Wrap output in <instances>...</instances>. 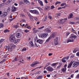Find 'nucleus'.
I'll return each instance as SVG.
<instances>
[{"mask_svg":"<svg viewBox=\"0 0 79 79\" xmlns=\"http://www.w3.org/2000/svg\"><path fill=\"white\" fill-rule=\"evenodd\" d=\"M71 30H72V31L73 32H74V33H75V34H76V32H74V31H75V30H74V29H73V28H72Z\"/></svg>","mask_w":79,"mask_h":79,"instance_id":"nucleus-37","label":"nucleus"},{"mask_svg":"<svg viewBox=\"0 0 79 79\" xmlns=\"http://www.w3.org/2000/svg\"><path fill=\"white\" fill-rule=\"evenodd\" d=\"M62 72H63V73H65L66 72V68H63L62 69Z\"/></svg>","mask_w":79,"mask_h":79,"instance_id":"nucleus-22","label":"nucleus"},{"mask_svg":"<svg viewBox=\"0 0 79 79\" xmlns=\"http://www.w3.org/2000/svg\"><path fill=\"white\" fill-rule=\"evenodd\" d=\"M77 51V48H76L75 49H74L73 51V53H76Z\"/></svg>","mask_w":79,"mask_h":79,"instance_id":"nucleus-33","label":"nucleus"},{"mask_svg":"<svg viewBox=\"0 0 79 79\" xmlns=\"http://www.w3.org/2000/svg\"><path fill=\"white\" fill-rule=\"evenodd\" d=\"M45 32H46L47 33H50L51 31L50 29L49 28H47L45 30Z\"/></svg>","mask_w":79,"mask_h":79,"instance_id":"nucleus-14","label":"nucleus"},{"mask_svg":"<svg viewBox=\"0 0 79 79\" xmlns=\"http://www.w3.org/2000/svg\"><path fill=\"white\" fill-rule=\"evenodd\" d=\"M39 3H40V4L41 5V6H43V3H42V1H40V2H39Z\"/></svg>","mask_w":79,"mask_h":79,"instance_id":"nucleus-38","label":"nucleus"},{"mask_svg":"<svg viewBox=\"0 0 79 79\" xmlns=\"http://www.w3.org/2000/svg\"><path fill=\"white\" fill-rule=\"evenodd\" d=\"M48 18H49L50 19H52V17L51 16H48Z\"/></svg>","mask_w":79,"mask_h":79,"instance_id":"nucleus-52","label":"nucleus"},{"mask_svg":"<svg viewBox=\"0 0 79 79\" xmlns=\"http://www.w3.org/2000/svg\"><path fill=\"white\" fill-rule=\"evenodd\" d=\"M23 2L27 4V5H29V4H30V3L27 1V0H23Z\"/></svg>","mask_w":79,"mask_h":79,"instance_id":"nucleus-19","label":"nucleus"},{"mask_svg":"<svg viewBox=\"0 0 79 79\" xmlns=\"http://www.w3.org/2000/svg\"><path fill=\"white\" fill-rule=\"evenodd\" d=\"M48 8H49V6L48 7V8H47V7H46L44 8V10L46 11V10H48Z\"/></svg>","mask_w":79,"mask_h":79,"instance_id":"nucleus-55","label":"nucleus"},{"mask_svg":"<svg viewBox=\"0 0 79 79\" xmlns=\"http://www.w3.org/2000/svg\"><path fill=\"white\" fill-rule=\"evenodd\" d=\"M4 40L3 39H2L1 40H0V43L2 44V43H3V42H4Z\"/></svg>","mask_w":79,"mask_h":79,"instance_id":"nucleus-32","label":"nucleus"},{"mask_svg":"<svg viewBox=\"0 0 79 79\" xmlns=\"http://www.w3.org/2000/svg\"><path fill=\"white\" fill-rule=\"evenodd\" d=\"M21 33H18L16 34V37H17V38H19L21 37Z\"/></svg>","mask_w":79,"mask_h":79,"instance_id":"nucleus-12","label":"nucleus"},{"mask_svg":"<svg viewBox=\"0 0 79 79\" xmlns=\"http://www.w3.org/2000/svg\"><path fill=\"white\" fill-rule=\"evenodd\" d=\"M7 12H4L3 13V14L2 15V16L1 17H2V18H4V17H6V16H7Z\"/></svg>","mask_w":79,"mask_h":79,"instance_id":"nucleus-10","label":"nucleus"},{"mask_svg":"<svg viewBox=\"0 0 79 79\" xmlns=\"http://www.w3.org/2000/svg\"><path fill=\"white\" fill-rule=\"evenodd\" d=\"M20 15L22 16V17H23V18H24L25 17V15H24L22 14H20Z\"/></svg>","mask_w":79,"mask_h":79,"instance_id":"nucleus-44","label":"nucleus"},{"mask_svg":"<svg viewBox=\"0 0 79 79\" xmlns=\"http://www.w3.org/2000/svg\"><path fill=\"white\" fill-rule=\"evenodd\" d=\"M19 41H20V40L19 39L15 40L14 42L15 44H16L17 42H19Z\"/></svg>","mask_w":79,"mask_h":79,"instance_id":"nucleus-20","label":"nucleus"},{"mask_svg":"<svg viewBox=\"0 0 79 79\" xmlns=\"http://www.w3.org/2000/svg\"><path fill=\"white\" fill-rule=\"evenodd\" d=\"M16 7L12 6L11 11L12 12H15L16 11Z\"/></svg>","mask_w":79,"mask_h":79,"instance_id":"nucleus-11","label":"nucleus"},{"mask_svg":"<svg viewBox=\"0 0 79 79\" xmlns=\"http://www.w3.org/2000/svg\"><path fill=\"white\" fill-rule=\"evenodd\" d=\"M50 64V63H48L46 65V66L47 67L48 66L49 64Z\"/></svg>","mask_w":79,"mask_h":79,"instance_id":"nucleus-58","label":"nucleus"},{"mask_svg":"<svg viewBox=\"0 0 79 79\" xmlns=\"http://www.w3.org/2000/svg\"><path fill=\"white\" fill-rule=\"evenodd\" d=\"M15 18H16V17H15L14 18H13V19H10V22H11V21H13V20H14V19H15Z\"/></svg>","mask_w":79,"mask_h":79,"instance_id":"nucleus-40","label":"nucleus"},{"mask_svg":"<svg viewBox=\"0 0 79 79\" xmlns=\"http://www.w3.org/2000/svg\"><path fill=\"white\" fill-rule=\"evenodd\" d=\"M74 20H79V17H75L74 18Z\"/></svg>","mask_w":79,"mask_h":79,"instance_id":"nucleus-35","label":"nucleus"},{"mask_svg":"<svg viewBox=\"0 0 79 79\" xmlns=\"http://www.w3.org/2000/svg\"><path fill=\"white\" fill-rule=\"evenodd\" d=\"M69 34H70V32H67L66 34V35L67 36H68V35H69Z\"/></svg>","mask_w":79,"mask_h":79,"instance_id":"nucleus-49","label":"nucleus"},{"mask_svg":"<svg viewBox=\"0 0 79 79\" xmlns=\"http://www.w3.org/2000/svg\"><path fill=\"white\" fill-rule=\"evenodd\" d=\"M55 8V7H54V6H51V8L52 9H53V8Z\"/></svg>","mask_w":79,"mask_h":79,"instance_id":"nucleus-62","label":"nucleus"},{"mask_svg":"<svg viewBox=\"0 0 79 79\" xmlns=\"http://www.w3.org/2000/svg\"><path fill=\"white\" fill-rule=\"evenodd\" d=\"M14 27H15V28H18V27H19V26L16 25H14Z\"/></svg>","mask_w":79,"mask_h":79,"instance_id":"nucleus-41","label":"nucleus"},{"mask_svg":"<svg viewBox=\"0 0 79 79\" xmlns=\"http://www.w3.org/2000/svg\"><path fill=\"white\" fill-rule=\"evenodd\" d=\"M64 58L62 59V62H64V63L65 62H66V60L64 59Z\"/></svg>","mask_w":79,"mask_h":79,"instance_id":"nucleus-39","label":"nucleus"},{"mask_svg":"<svg viewBox=\"0 0 79 79\" xmlns=\"http://www.w3.org/2000/svg\"><path fill=\"white\" fill-rule=\"evenodd\" d=\"M59 65L56 68V69H60V68H61V64L59 63Z\"/></svg>","mask_w":79,"mask_h":79,"instance_id":"nucleus-21","label":"nucleus"},{"mask_svg":"<svg viewBox=\"0 0 79 79\" xmlns=\"http://www.w3.org/2000/svg\"><path fill=\"white\" fill-rule=\"evenodd\" d=\"M43 28H44V26H42L41 27H40L39 28V29H38V30L42 29H43Z\"/></svg>","mask_w":79,"mask_h":79,"instance_id":"nucleus-43","label":"nucleus"},{"mask_svg":"<svg viewBox=\"0 0 79 79\" xmlns=\"http://www.w3.org/2000/svg\"><path fill=\"white\" fill-rule=\"evenodd\" d=\"M58 64V63H54L52 64H51V66L52 67H53V66H56V64Z\"/></svg>","mask_w":79,"mask_h":79,"instance_id":"nucleus-23","label":"nucleus"},{"mask_svg":"<svg viewBox=\"0 0 79 79\" xmlns=\"http://www.w3.org/2000/svg\"><path fill=\"white\" fill-rule=\"evenodd\" d=\"M73 16L74 15L73 13H71L69 16L68 18L69 19H71V18H74V17Z\"/></svg>","mask_w":79,"mask_h":79,"instance_id":"nucleus-17","label":"nucleus"},{"mask_svg":"<svg viewBox=\"0 0 79 79\" xmlns=\"http://www.w3.org/2000/svg\"><path fill=\"white\" fill-rule=\"evenodd\" d=\"M77 56H79V52H77L76 54Z\"/></svg>","mask_w":79,"mask_h":79,"instance_id":"nucleus-56","label":"nucleus"},{"mask_svg":"<svg viewBox=\"0 0 79 79\" xmlns=\"http://www.w3.org/2000/svg\"><path fill=\"white\" fill-rule=\"evenodd\" d=\"M42 78V75L39 76L36 79H40Z\"/></svg>","mask_w":79,"mask_h":79,"instance_id":"nucleus-27","label":"nucleus"},{"mask_svg":"<svg viewBox=\"0 0 79 79\" xmlns=\"http://www.w3.org/2000/svg\"><path fill=\"white\" fill-rule=\"evenodd\" d=\"M14 47H15V45L14 44H10L9 46H5V48H6L7 50H10L11 51L13 48H14Z\"/></svg>","mask_w":79,"mask_h":79,"instance_id":"nucleus-3","label":"nucleus"},{"mask_svg":"<svg viewBox=\"0 0 79 79\" xmlns=\"http://www.w3.org/2000/svg\"><path fill=\"white\" fill-rule=\"evenodd\" d=\"M58 38H56L54 39V44L55 45H58Z\"/></svg>","mask_w":79,"mask_h":79,"instance_id":"nucleus-13","label":"nucleus"},{"mask_svg":"<svg viewBox=\"0 0 79 79\" xmlns=\"http://www.w3.org/2000/svg\"><path fill=\"white\" fill-rule=\"evenodd\" d=\"M56 17H58V16H59V15H58V14H56Z\"/></svg>","mask_w":79,"mask_h":79,"instance_id":"nucleus-61","label":"nucleus"},{"mask_svg":"<svg viewBox=\"0 0 79 79\" xmlns=\"http://www.w3.org/2000/svg\"><path fill=\"white\" fill-rule=\"evenodd\" d=\"M60 6H64V7H65V6H66V3H63L60 5Z\"/></svg>","mask_w":79,"mask_h":79,"instance_id":"nucleus-24","label":"nucleus"},{"mask_svg":"<svg viewBox=\"0 0 79 79\" xmlns=\"http://www.w3.org/2000/svg\"><path fill=\"white\" fill-rule=\"evenodd\" d=\"M64 59H66L67 60H68L69 59V57H66L64 58Z\"/></svg>","mask_w":79,"mask_h":79,"instance_id":"nucleus-54","label":"nucleus"},{"mask_svg":"<svg viewBox=\"0 0 79 79\" xmlns=\"http://www.w3.org/2000/svg\"><path fill=\"white\" fill-rule=\"evenodd\" d=\"M26 48H23L22 50V52H24V51H26Z\"/></svg>","mask_w":79,"mask_h":79,"instance_id":"nucleus-36","label":"nucleus"},{"mask_svg":"<svg viewBox=\"0 0 79 79\" xmlns=\"http://www.w3.org/2000/svg\"><path fill=\"white\" fill-rule=\"evenodd\" d=\"M30 47H35L34 44H33L32 41H31L30 42Z\"/></svg>","mask_w":79,"mask_h":79,"instance_id":"nucleus-15","label":"nucleus"},{"mask_svg":"<svg viewBox=\"0 0 79 79\" xmlns=\"http://www.w3.org/2000/svg\"><path fill=\"white\" fill-rule=\"evenodd\" d=\"M22 22H23L24 23H26V20L24 19H23L22 20Z\"/></svg>","mask_w":79,"mask_h":79,"instance_id":"nucleus-59","label":"nucleus"},{"mask_svg":"<svg viewBox=\"0 0 79 79\" xmlns=\"http://www.w3.org/2000/svg\"><path fill=\"white\" fill-rule=\"evenodd\" d=\"M37 9H38V10H40L41 9V8L39 7H37Z\"/></svg>","mask_w":79,"mask_h":79,"instance_id":"nucleus-57","label":"nucleus"},{"mask_svg":"<svg viewBox=\"0 0 79 79\" xmlns=\"http://www.w3.org/2000/svg\"><path fill=\"white\" fill-rule=\"evenodd\" d=\"M79 62H74L73 63V68L77 67L79 65Z\"/></svg>","mask_w":79,"mask_h":79,"instance_id":"nucleus-8","label":"nucleus"},{"mask_svg":"<svg viewBox=\"0 0 79 79\" xmlns=\"http://www.w3.org/2000/svg\"><path fill=\"white\" fill-rule=\"evenodd\" d=\"M34 18V19H35L36 20V21H37V19H37V17H33V18Z\"/></svg>","mask_w":79,"mask_h":79,"instance_id":"nucleus-51","label":"nucleus"},{"mask_svg":"<svg viewBox=\"0 0 79 79\" xmlns=\"http://www.w3.org/2000/svg\"><path fill=\"white\" fill-rule=\"evenodd\" d=\"M33 33H37L39 32V30H36V28H33Z\"/></svg>","mask_w":79,"mask_h":79,"instance_id":"nucleus-16","label":"nucleus"},{"mask_svg":"<svg viewBox=\"0 0 79 79\" xmlns=\"http://www.w3.org/2000/svg\"><path fill=\"white\" fill-rule=\"evenodd\" d=\"M55 33H53L52 35V37L53 38L55 37Z\"/></svg>","mask_w":79,"mask_h":79,"instance_id":"nucleus-30","label":"nucleus"},{"mask_svg":"<svg viewBox=\"0 0 79 79\" xmlns=\"http://www.w3.org/2000/svg\"><path fill=\"white\" fill-rule=\"evenodd\" d=\"M67 20V18L64 19H60L58 21L59 24H63L66 22V21Z\"/></svg>","mask_w":79,"mask_h":79,"instance_id":"nucleus-2","label":"nucleus"},{"mask_svg":"<svg viewBox=\"0 0 79 79\" xmlns=\"http://www.w3.org/2000/svg\"><path fill=\"white\" fill-rule=\"evenodd\" d=\"M59 3H61V2H59V1H57L56 2V5H57V4H59Z\"/></svg>","mask_w":79,"mask_h":79,"instance_id":"nucleus-46","label":"nucleus"},{"mask_svg":"<svg viewBox=\"0 0 79 79\" xmlns=\"http://www.w3.org/2000/svg\"><path fill=\"white\" fill-rule=\"evenodd\" d=\"M39 61H35L31 65V67H34L35 64H39Z\"/></svg>","mask_w":79,"mask_h":79,"instance_id":"nucleus-9","label":"nucleus"},{"mask_svg":"<svg viewBox=\"0 0 79 79\" xmlns=\"http://www.w3.org/2000/svg\"><path fill=\"white\" fill-rule=\"evenodd\" d=\"M24 32H26V33H27V32H29V31L25 30H24Z\"/></svg>","mask_w":79,"mask_h":79,"instance_id":"nucleus-47","label":"nucleus"},{"mask_svg":"<svg viewBox=\"0 0 79 79\" xmlns=\"http://www.w3.org/2000/svg\"><path fill=\"white\" fill-rule=\"evenodd\" d=\"M28 15L31 18L30 19L31 21H33V17L32 16H31L30 14H28Z\"/></svg>","mask_w":79,"mask_h":79,"instance_id":"nucleus-25","label":"nucleus"},{"mask_svg":"<svg viewBox=\"0 0 79 79\" xmlns=\"http://www.w3.org/2000/svg\"><path fill=\"white\" fill-rule=\"evenodd\" d=\"M3 27V24L0 23V28H1V27Z\"/></svg>","mask_w":79,"mask_h":79,"instance_id":"nucleus-34","label":"nucleus"},{"mask_svg":"<svg viewBox=\"0 0 79 79\" xmlns=\"http://www.w3.org/2000/svg\"><path fill=\"white\" fill-rule=\"evenodd\" d=\"M47 16H46L45 17V19L44 20V21H47Z\"/></svg>","mask_w":79,"mask_h":79,"instance_id":"nucleus-45","label":"nucleus"},{"mask_svg":"<svg viewBox=\"0 0 79 79\" xmlns=\"http://www.w3.org/2000/svg\"><path fill=\"white\" fill-rule=\"evenodd\" d=\"M45 36V37H47V36L48 35V34L47 33H46V34H44Z\"/></svg>","mask_w":79,"mask_h":79,"instance_id":"nucleus-60","label":"nucleus"},{"mask_svg":"<svg viewBox=\"0 0 79 79\" xmlns=\"http://www.w3.org/2000/svg\"><path fill=\"white\" fill-rule=\"evenodd\" d=\"M41 37L43 39H44V38H45V35L43 34L41 35Z\"/></svg>","mask_w":79,"mask_h":79,"instance_id":"nucleus-26","label":"nucleus"},{"mask_svg":"<svg viewBox=\"0 0 79 79\" xmlns=\"http://www.w3.org/2000/svg\"><path fill=\"white\" fill-rule=\"evenodd\" d=\"M10 3V2H9V1H7L6 2V4L7 5H8V4H9Z\"/></svg>","mask_w":79,"mask_h":79,"instance_id":"nucleus-63","label":"nucleus"},{"mask_svg":"<svg viewBox=\"0 0 79 79\" xmlns=\"http://www.w3.org/2000/svg\"><path fill=\"white\" fill-rule=\"evenodd\" d=\"M50 39H51V36H50L48 39L46 40L47 42H49V40H50Z\"/></svg>","mask_w":79,"mask_h":79,"instance_id":"nucleus-29","label":"nucleus"},{"mask_svg":"<svg viewBox=\"0 0 79 79\" xmlns=\"http://www.w3.org/2000/svg\"><path fill=\"white\" fill-rule=\"evenodd\" d=\"M70 24H74V22H70L69 23Z\"/></svg>","mask_w":79,"mask_h":79,"instance_id":"nucleus-53","label":"nucleus"},{"mask_svg":"<svg viewBox=\"0 0 79 79\" xmlns=\"http://www.w3.org/2000/svg\"><path fill=\"white\" fill-rule=\"evenodd\" d=\"M27 28H28V29H31V28L30 26H29L27 27Z\"/></svg>","mask_w":79,"mask_h":79,"instance_id":"nucleus-42","label":"nucleus"},{"mask_svg":"<svg viewBox=\"0 0 79 79\" xmlns=\"http://www.w3.org/2000/svg\"><path fill=\"white\" fill-rule=\"evenodd\" d=\"M76 38H77V36L74 35V34H72L71 36L69 38V39L67 40V43L74 42V39H75Z\"/></svg>","mask_w":79,"mask_h":79,"instance_id":"nucleus-1","label":"nucleus"},{"mask_svg":"<svg viewBox=\"0 0 79 79\" xmlns=\"http://www.w3.org/2000/svg\"><path fill=\"white\" fill-rule=\"evenodd\" d=\"M15 37L13 35H12L9 38V40L11 42H14L15 40Z\"/></svg>","mask_w":79,"mask_h":79,"instance_id":"nucleus-5","label":"nucleus"},{"mask_svg":"<svg viewBox=\"0 0 79 79\" xmlns=\"http://www.w3.org/2000/svg\"><path fill=\"white\" fill-rule=\"evenodd\" d=\"M74 74H72L71 75V77L72 78H73V76H74Z\"/></svg>","mask_w":79,"mask_h":79,"instance_id":"nucleus-50","label":"nucleus"},{"mask_svg":"<svg viewBox=\"0 0 79 79\" xmlns=\"http://www.w3.org/2000/svg\"><path fill=\"white\" fill-rule=\"evenodd\" d=\"M35 41L37 42L39 44H42V40H37V37H35Z\"/></svg>","mask_w":79,"mask_h":79,"instance_id":"nucleus-7","label":"nucleus"},{"mask_svg":"<svg viewBox=\"0 0 79 79\" xmlns=\"http://www.w3.org/2000/svg\"><path fill=\"white\" fill-rule=\"evenodd\" d=\"M73 61H71L70 62V63L69 64V65L68 66V68H70L71 67V66H72V65L73 64Z\"/></svg>","mask_w":79,"mask_h":79,"instance_id":"nucleus-18","label":"nucleus"},{"mask_svg":"<svg viewBox=\"0 0 79 79\" xmlns=\"http://www.w3.org/2000/svg\"><path fill=\"white\" fill-rule=\"evenodd\" d=\"M27 58L28 60H31V57H27Z\"/></svg>","mask_w":79,"mask_h":79,"instance_id":"nucleus-48","label":"nucleus"},{"mask_svg":"<svg viewBox=\"0 0 79 79\" xmlns=\"http://www.w3.org/2000/svg\"><path fill=\"white\" fill-rule=\"evenodd\" d=\"M30 11L31 13H33V14H35V15H39V12L35 10H30Z\"/></svg>","mask_w":79,"mask_h":79,"instance_id":"nucleus-4","label":"nucleus"},{"mask_svg":"<svg viewBox=\"0 0 79 79\" xmlns=\"http://www.w3.org/2000/svg\"><path fill=\"white\" fill-rule=\"evenodd\" d=\"M10 11H11V9L10 7H8L7 10V12H10Z\"/></svg>","mask_w":79,"mask_h":79,"instance_id":"nucleus-31","label":"nucleus"},{"mask_svg":"<svg viewBox=\"0 0 79 79\" xmlns=\"http://www.w3.org/2000/svg\"><path fill=\"white\" fill-rule=\"evenodd\" d=\"M10 32V30L8 29H6L4 31V32L5 33H6V32Z\"/></svg>","mask_w":79,"mask_h":79,"instance_id":"nucleus-28","label":"nucleus"},{"mask_svg":"<svg viewBox=\"0 0 79 79\" xmlns=\"http://www.w3.org/2000/svg\"><path fill=\"white\" fill-rule=\"evenodd\" d=\"M76 77V78H79V74L77 75V76Z\"/></svg>","mask_w":79,"mask_h":79,"instance_id":"nucleus-64","label":"nucleus"},{"mask_svg":"<svg viewBox=\"0 0 79 79\" xmlns=\"http://www.w3.org/2000/svg\"><path fill=\"white\" fill-rule=\"evenodd\" d=\"M46 70L48 71H49V72H52V71H53V68L52 67L49 66L47 67Z\"/></svg>","mask_w":79,"mask_h":79,"instance_id":"nucleus-6","label":"nucleus"}]
</instances>
